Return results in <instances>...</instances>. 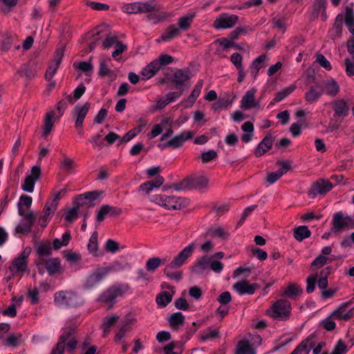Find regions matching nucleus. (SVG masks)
<instances>
[{
  "label": "nucleus",
  "instance_id": "nucleus-1",
  "mask_svg": "<svg viewBox=\"0 0 354 354\" xmlns=\"http://www.w3.org/2000/svg\"><path fill=\"white\" fill-rule=\"evenodd\" d=\"M151 201L167 209H180L188 206L189 201L185 198L155 194L151 196Z\"/></svg>",
  "mask_w": 354,
  "mask_h": 354
},
{
  "label": "nucleus",
  "instance_id": "nucleus-2",
  "mask_svg": "<svg viewBox=\"0 0 354 354\" xmlns=\"http://www.w3.org/2000/svg\"><path fill=\"white\" fill-rule=\"evenodd\" d=\"M267 314L273 319L280 321L289 319L291 314V304L286 299H278L275 301L271 308L268 310Z\"/></svg>",
  "mask_w": 354,
  "mask_h": 354
},
{
  "label": "nucleus",
  "instance_id": "nucleus-3",
  "mask_svg": "<svg viewBox=\"0 0 354 354\" xmlns=\"http://www.w3.org/2000/svg\"><path fill=\"white\" fill-rule=\"evenodd\" d=\"M331 224V230L334 233L342 232L346 230L354 229V217L344 215L341 211L337 212L333 216Z\"/></svg>",
  "mask_w": 354,
  "mask_h": 354
},
{
  "label": "nucleus",
  "instance_id": "nucleus-4",
  "mask_svg": "<svg viewBox=\"0 0 354 354\" xmlns=\"http://www.w3.org/2000/svg\"><path fill=\"white\" fill-rule=\"evenodd\" d=\"M129 286L126 284H118L110 286L106 290L100 294L98 301L102 303L110 304L112 307L115 303V299L122 296L128 290Z\"/></svg>",
  "mask_w": 354,
  "mask_h": 354
},
{
  "label": "nucleus",
  "instance_id": "nucleus-5",
  "mask_svg": "<svg viewBox=\"0 0 354 354\" xmlns=\"http://www.w3.org/2000/svg\"><path fill=\"white\" fill-rule=\"evenodd\" d=\"M30 252V248L27 247L24 250V251L19 257L15 258L12 260L10 266H9V270L13 275H23L27 271L28 259Z\"/></svg>",
  "mask_w": 354,
  "mask_h": 354
},
{
  "label": "nucleus",
  "instance_id": "nucleus-6",
  "mask_svg": "<svg viewBox=\"0 0 354 354\" xmlns=\"http://www.w3.org/2000/svg\"><path fill=\"white\" fill-rule=\"evenodd\" d=\"M208 180L205 176H196L185 178L178 184H174L173 187L176 190L181 189H201L207 186Z\"/></svg>",
  "mask_w": 354,
  "mask_h": 354
},
{
  "label": "nucleus",
  "instance_id": "nucleus-7",
  "mask_svg": "<svg viewBox=\"0 0 354 354\" xmlns=\"http://www.w3.org/2000/svg\"><path fill=\"white\" fill-rule=\"evenodd\" d=\"M54 301L59 306L75 307L80 304L78 295L72 291H59L55 294Z\"/></svg>",
  "mask_w": 354,
  "mask_h": 354
},
{
  "label": "nucleus",
  "instance_id": "nucleus-8",
  "mask_svg": "<svg viewBox=\"0 0 354 354\" xmlns=\"http://www.w3.org/2000/svg\"><path fill=\"white\" fill-rule=\"evenodd\" d=\"M122 11L129 14H138L151 12L156 10V4L152 2H133L124 4L122 6Z\"/></svg>",
  "mask_w": 354,
  "mask_h": 354
},
{
  "label": "nucleus",
  "instance_id": "nucleus-9",
  "mask_svg": "<svg viewBox=\"0 0 354 354\" xmlns=\"http://www.w3.org/2000/svg\"><path fill=\"white\" fill-rule=\"evenodd\" d=\"M38 272L40 274H43L45 272V269L49 275L53 276L62 273V265L61 260L56 258H49L43 261L41 265L37 266Z\"/></svg>",
  "mask_w": 354,
  "mask_h": 354
},
{
  "label": "nucleus",
  "instance_id": "nucleus-10",
  "mask_svg": "<svg viewBox=\"0 0 354 354\" xmlns=\"http://www.w3.org/2000/svg\"><path fill=\"white\" fill-rule=\"evenodd\" d=\"M194 134L195 133L192 131H183L165 144L158 145V147L161 149L165 148L177 149L181 147L185 141L192 139Z\"/></svg>",
  "mask_w": 354,
  "mask_h": 354
},
{
  "label": "nucleus",
  "instance_id": "nucleus-11",
  "mask_svg": "<svg viewBox=\"0 0 354 354\" xmlns=\"http://www.w3.org/2000/svg\"><path fill=\"white\" fill-rule=\"evenodd\" d=\"M189 79L188 70L177 69L169 78V82L172 83L177 90L185 91L188 87L186 83Z\"/></svg>",
  "mask_w": 354,
  "mask_h": 354
},
{
  "label": "nucleus",
  "instance_id": "nucleus-12",
  "mask_svg": "<svg viewBox=\"0 0 354 354\" xmlns=\"http://www.w3.org/2000/svg\"><path fill=\"white\" fill-rule=\"evenodd\" d=\"M238 20L239 17L236 15L223 13L214 20L213 27L217 30L231 28L236 24Z\"/></svg>",
  "mask_w": 354,
  "mask_h": 354
},
{
  "label": "nucleus",
  "instance_id": "nucleus-13",
  "mask_svg": "<svg viewBox=\"0 0 354 354\" xmlns=\"http://www.w3.org/2000/svg\"><path fill=\"white\" fill-rule=\"evenodd\" d=\"M327 0H314L310 14L311 21H315L320 16L321 19L325 21L327 19L326 14Z\"/></svg>",
  "mask_w": 354,
  "mask_h": 354
},
{
  "label": "nucleus",
  "instance_id": "nucleus-14",
  "mask_svg": "<svg viewBox=\"0 0 354 354\" xmlns=\"http://www.w3.org/2000/svg\"><path fill=\"white\" fill-rule=\"evenodd\" d=\"M260 286L256 283H250L249 281L245 279L239 281L233 285V289L239 295H253Z\"/></svg>",
  "mask_w": 354,
  "mask_h": 354
},
{
  "label": "nucleus",
  "instance_id": "nucleus-15",
  "mask_svg": "<svg viewBox=\"0 0 354 354\" xmlns=\"http://www.w3.org/2000/svg\"><path fill=\"white\" fill-rule=\"evenodd\" d=\"M334 111L335 118H345L349 114V105L347 101L342 98H338L330 102Z\"/></svg>",
  "mask_w": 354,
  "mask_h": 354
},
{
  "label": "nucleus",
  "instance_id": "nucleus-16",
  "mask_svg": "<svg viewBox=\"0 0 354 354\" xmlns=\"http://www.w3.org/2000/svg\"><path fill=\"white\" fill-rule=\"evenodd\" d=\"M194 243H192L188 245L174 258L169 264L177 268L181 267L185 263L186 260L192 256L194 252Z\"/></svg>",
  "mask_w": 354,
  "mask_h": 354
},
{
  "label": "nucleus",
  "instance_id": "nucleus-17",
  "mask_svg": "<svg viewBox=\"0 0 354 354\" xmlns=\"http://www.w3.org/2000/svg\"><path fill=\"white\" fill-rule=\"evenodd\" d=\"M106 276L103 267L97 268L87 277L84 286L86 288L91 289L98 284Z\"/></svg>",
  "mask_w": 354,
  "mask_h": 354
},
{
  "label": "nucleus",
  "instance_id": "nucleus-18",
  "mask_svg": "<svg viewBox=\"0 0 354 354\" xmlns=\"http://www.w3.org/2000/svg\"><path fill=\"white\" fill-rule=\"evenodd\" d=\"M333 189L332 183L325 179H319L316 181L309 190V194L315 197L318 194H324Z\"/></svg>",
  "mask_w": 354,
  "mask_h": 354
},
{
  "label": "nucleus",
  "instance_id": "nucleus-19",
  "mask_svg": "<svg viewBox=\"0 0 354 354\" xmlns=\"http://www.w3.org/2000/svg\"><path fill=\"white\" fill-rule=\"evenodd\" d=\"M319 86L321 89L323 90V93H326L327 95L332 97H335L340 91L337 82L333 78L322 81L319 84Z\"/></svg>",
  "mask_w": 354,
  "mask_h": 354
},
{
  "label": "nucleus",
  "instance_id": "nucleus-20",
  "mask_svg": "<svg viewBox=\"0 0 354 354\" xmlns=\"http://www.w3.org/2000/svg\"><path fill=\"white\" fill-rule=\"evenodd\" d=\"M257 89L252 88L247 91L245 95L243 96L241 101V106L244 109H250L252 108H259V102H255V93Z\"/></svg>",
  "mask_w": 354,
  "mask_h": 354
},
{
  "label": "nucleus",
  "instance_id": "nucleus-21",
  "mask_svg": "<svg viewBox=\"0 0 354 354\" xmlns=\"http://www.w3.org/2000/svg\"><path fill=\"white\" fill-rule=\"evenodd\" d=\"M53 249V248L49 242L41 243L39 244L35 250L36 253L38 255L37 259L35 261V266H41L43 261L46 260L44 257L52 254Z\"/></svg>",
  "mask_w": 354,
  "mask_h": 354
},
{
  "label": "nucleus",
  "instance_id": "nucleus-22",
  "mask_svg": "<svg viewBox=\"0 0 354 354\" xmlns=\"http://www.w3.org/2000/svg\"><path fill=\"white\" fill-rule=\"evenodd\" d=\"M91 104L89 102H86L83 105H76L73 109V114L76 116L75 122V128L81 127L83 126L84 120L89 111Z\"/></svg>",
  "mask_w": 354,
  "mask_h": 354
},
{
  "label": "nucleus",
  "instance_id": "nucleus-23",
  "mask_svg": "<svg viewBox=\"0 0 354 354\" xmlns=\"http://www.w3.org/2000/svg\"><path fill=\"white\" fill-rule=\"evenodd\" d=\"M21 216H24L25 222L18 225L15 228V232L19 234L29 232L35 221V216L32 212L26 213L24 209V214Z\"/></svg>",
  "mask_w": 354,
  "mask_h": 354
},
{
  "label": "nucleus",
  "instance_id": "nucleus-24",
  "mask_svg": "<svg viewBox=\"0 0 354 354\" xmlns=\"http://www.w3.org/2000/svg\"><path fill=\"white\" fill-rule=\"evenodd\" d=\"M102 191L94 190L78 195L77 200L80 205H93V202L102 194Z\"/></svg>",
  "mask_w": 354,
  "mask_h": 354
},
{
  "label": "nucleus",
  "instance_id": "nucleus-25",
  "mask_svg": "<svg viewBox=\"0 0 354 354\" xmlns=\"http://www.w3.org/2000/svg\"><path fill=\"white\" fill-rule=\"evenodd\" d=\"M316 335L312 333L306 339L303 340L290 354H308L309 348L315 346Z\"/></svg>",
  "mask_w": 354,
  "mask_h": 354
},
{
  "label": "nucleus",
  "instance_id": "nucleus-26",
  "mask_svg": "<svg viewBox=\"0 0 354 354\" xmlns=\"http://www.w3.org/2000/svg\"><path fill=\"white\" fill-rule=\"evenodd\" d=\"M13 47L15 50H19L21 44L15 35H6L0 44V50L3 52H7Z\"/></svg>",
  "mask_w": 354,
  "mask_h": 354
},
{
  "label": "nucleus",
  "instance_id": "nucleus-27",
  "mask_svg": "<svg viewBox=\"0 0 354 354\" xmlns=\"http://www.w3.org/2000/svg\"><path fill=\"white\" fill-rule=\"evenodd\" d=\"M274 138L271 135H267L259 143L255 151L254 155L257 157H261L265 154L272 147Z\"/></svg>",
  "mask_w": 354,
  "mask_h": 354
},
{
  "label": "nucleus",
  "instance_id": "nucleus-28",
  "mask_svg": "<svg viewBox=\"0 0 354 354\" xmlns=\"http://www.w3.org/2000/svg\"><path fill=\"white\" fill-rule=\"evenodd\" d=\"M211 257L204 255L197 259L191 268V271L197 274H203L208 268Z\"/></svg>",
  "mask_w": 354,
  "mask_h": 354
},
{
  "label": "nucleus",
  "instance_id": "nucleus-29",
  "mask_svg": "<svg viewBox=\"0 0 354 354\" xmlns=\"http://www.w3.org/2000/svg\"><path fill=\"white\" fill-rule=\"evenodd\" d=\"M323 95V90L321 89L319 84L311 85L308 91L306 93L305 100L310 104L317 101Z\"/></svg>",
  "mask_w": 354,
  "mask_h": 354
},
{
  "label": "nucleus",
  "instance_id": "nucleus-30",
  "mask_svg": "<svg viewBox=\"0 0 354 354\" xmlns=\"http://www.w3.org/2000/svg\"><path fill=\"white\" fill-rule=\"evenodd\" d=\"M180 35V28L176 26L174 24L169 25L166 29L165 32L162 33L161 37L158 39L157 42L160 41H169L174 38H176Z\"/></svg>",
  "mask_w": 354,
  "mask_h": 354
},
{
  "label": "nucleus",
  "instance_id": "nucleus-31",
  "mask_svg": "<svg viewBox=\"0 0 354 354\" xmlns=\"http://www.w3.org/2000/svg\"><path fill=\"white\" fill-rule=\"evenodd\" d=\"M344 16L342 14L337 15L333 28L329 30L330 37L332 39H335L341 37L343 28Z\"/></svg>",
  "mask_w": 354,
  "mask_h": 354
},
{
  "label": "nucleus",
  "instance_id": "nucleus-32",
  "mask_svg": "<svg viewBox=\"0 0 354 354\" xmlns=\"http://www.w3.org/2000/svg\"><path fill=\"white\" fill-rule=\"evenodd\" d=\"M203 85V80H199L194 86L191 94L189 95V97L185 101V108L191 107L195 103L196 99L200 95Z\"/></svg>",
  "mask_w": 354,
  "mask_h": 354
},
{
  "label": "nucleus",
  "instance_id": "nucleus-33",
  "mask_svg": "<svg viewBox=\"0 0 354 354\" xmlns=\"http://www.w3.org/2000/svg\"><path fill=\"white\" fill-rule=\"evenodd\" d=\"M55 116V111L52 110L47 112L45 115L44 123L43 125L42 136L47 137L51 132L54 126L53 118Z\"/></svg>",
  "mask_w": 354,
  "mask_h": 354
},
{
  "label": "nucleus",
  "instance_id": "nucleus-34",
  "mask_svg": "<svg viewBox=\"0 0 354 354\" xmlns=\"http://www.w3.org/2000/svg\"><path fill=\"white\" fill-rule=\"evenodd\" d=\"M148 13L149 14L147 15V20L151 21L153 24H157L160 21H163L170 17V15L168 12L158 11L157 8L156 10Z\"/></svg>",
  "mask_w": 354,
  "mask_h": 354
},
{
  "label": "nucleus",
  "instance_id": "nucleus-35",
  "mask_svg": "<svg viewBox=\"0 0 354 354\" xmlns=\"http://www.w3.org/2000/svg\"><path fill=\"white\" fill-rule=\"evenodd\" d=\"M302 292V289L299 286L295 283H290L283 291L281 296L289 299H296Z\"/></svg>",
  "mask_w": 354,
  "mask_h": 354
},
{
  "label": "nucleus",
  "instance_id": "nucleus-36",
  "mask_svg": "<svg viewBox=\"0 0 354 354\" xmlns=\"http://www.w3.org/2000/svg\"><path fill=\"white\" fill-rule=\"evenodd\" d=\"M141 124L138 125L137 127L129 131L127 133L124 135L122 138L121 139L119 145L123 142H128L131 140H132L134 137H136L138 133H140L143 127L146 126L147 122L143 120H140Z\"/></svg>",
  "mask_w": 354,
  "mask_h": 354
},
{
  "label": "nucleus",
  "instance_id": "nucleus-37",
  "mask_svg": "<svg viewBox=\"0 0 354 354\" xmlns=\"http://www.w3.org/2000/svg\"><path fill=\"white\" fill-rule=\"evenodd\" d=\"M168 322L171 328L176 330L180 326L185 324V316L180 312L175 313L169 317Z\"/></svg>",
  "mask_w": 354,
  "mask_h": 354
},
{
  "label": "nucleus",
  "instance_id": "nucleus-38",
  "mask_svg": "<svg viewBox=\"0 0 354 354\" xmlns=\"http://www.w3.org/2000/svg\"><path fill=\"white\" fill-rule=\"evenodd\" d=\"M160 68V64L157 61L154 60L149 64L142 71V75L146 77V79H149L151 77L154 76L156 73Z\"/></svg>",
  "mask_w": 354,
  "mask_h": 354
},
{
  "label": "nucleus",
  "instance_id": "nucleus-39",
  "mask_svg": "<svg viewBox=\"0 0 354 354\" xmlns=\"http://www.w3.org/2000/svg\"><path fill=\"white\" fill-rule=\"evenodd\" d=\"M130 267V264L127 262H120L119 261H114L110 265L104 266L103 268L106 274L113 272H120Z\"/></svg>",
  "mask_w": 354,
  "mask_h": 354
},
{
  "label": "nucleus",
  "instance_id": "nucleus-40",
  "mask_svg": "<svg viewBox=\"0 0 354 354\" xmlns=\"http://www.w3.org/2000/svg\"><path fill=\"white\" fill-rule=\"evenodd\" d=\"M194 17H195V13H193V12L188 13L184 16L180 17L178 19V28H180V30H184V31L187 30L190 28Z\"/></svg>",
  "mask_w": 354,
  "mask_h": 354
},
{
  "label": "nucleus",
  "instance_id": "nucleus-41",
  "mask_svg": "<svg viewBox=\"0 0 354 354\" xmlns=\"http://www.w3.org/2000/svg\"><path fill=\"white\" fill-rule=\"evenodd\" d=\"M295 88L296 86L295 85H290L281 89L276 93L275 97L273 98L270 104H274V103L282 101L284 98L290 95L295 90Z\"/></svg>",
  "mask_w": 354,
  "mask_h": 354
},
{
  "label": "nucleus",
  "instance_id": "nucleus-42",
  "mask_svg": "<svg viewBox=\"0 0 354 354\" xmlns=\"http://www.w3.org/2000/svg\"><path fill=\"white\" fill-rule=\"evenodd\" d=\"M176 268H178L168 263L165 266L163 272L169 279L179 281L182 279L183 272L181 271L174 272L173 270Z\"/></svg>",
  "mask_w": 354,
  "mask_h": 354
},
{
  "label": "nucleus",
  "instance_id": "nucleus-43",
  "mask_svg": "<svg viewBox=\"0 0 354 354\" xmlns=\"http://www.w3.org/2000/svg\"><path fill=\"white\" fill-rule=\"evenodd\" d=\"M71 240V234L69 231L66 232L62 235V240L59 239H55L53 241V248L55 250L60 249L62 247H64L68 245Z\"/></svg>",
  "mask_w": 354,
  "mask_h": 354
},
{
  "label": "nucleus",
  "instance_id": "nucleus-44",
  "mask_svg": "<svg viewBox=\"0 0 354 354\" xmlns=\"http://www.w3.org/2000/svg\"><path fill=\"white\" fill-rule=\"evenodd\" d=\"M293 234L297 241H301L308 238L311 234V232L308 230L307 226H299L294 229Z\"/></svg>",
  "mask_w": 354,
  "mask_h": 354
},
{
  "label": "nucleus",
  "instance_id": "nucleus-45",
  "mask_svg": "<svg viewBox=\"0 0 354 354\" xmlns=\"http://www.w3.org/2000/svg\"><path fill=\"white\" fill-rule=\"evenodd\" d=\"M98 74L99 76L102 77L109 76L112 80H114L116 77V74L113 71L110 69L104 59H100V70Z\"/></svg>",
  "mask_w": 354,
  "mask_h": 354
},
{
  "label": "nucleus",
  "instance_id": "nucleus-46",
  "mask_svg": "<svg viewBox=\"0 0 354 354\" xmlns=\"http://www.w3.org/2000/svg\"><path fill=\"white\" fill-rule=\"evenodd\" d=\"M77 326L75 324H69L66 327L63 333L59 337L58 342L65 346L66 342L73 337V334L75 333Z\"/></svg>",
  "mask_w": 354,
  "mask_h": 354
},
{
  "label": "nucleus",
  "instance_id": "nucleus-47",
  "mask_svg": "<svg viewBox=\"0 0 354 354\" xmlns=\"http://www.w3.org/2000/svg\"><path fill=\"white\" fill-rule=\"evenodd\" d=\"M165 263V259L162 260L159 257H152L147 261L146 269L149 272H154L159 266Z\"/></svg>",
  "mask_w": 354,
  "mask_h": 354
},
{
  "label": "nucleus",
  "instance_id": "nucleus-48",
  "mask_svg": "<svg viewBox=\"0 0 354 354\" xmlns=\"http://www.w3.org/2000/svg\"><path fill=\"white\" fill-rule=\"evenodd\" d=\"M266 55H261L256 58L251 65V75L257 77L259 71L264 66L263 62L266 60Z\"/></svg>",
  "mask_w": 354,
  "mask_h": 354
},
{
  "label": "nucleus",
  "instance_id": "nucleus-49",
  "mask_svg": "<svg viewBox=\"0 0 354 354\" xmlns=\"http://www.w3.org/2000/svg\"><path fill=\"white\" fill-rule=\"evenodd\" d=\"M237 354H255V351L247 340H241L237 345Z\"/></svg>",
  "mask_w": 354,
  "mask_h": 354
},
{
  "label": "nucleus",
  "instance_id": "nucleus-50",
  "mask_svg": "<svg viewBox=\"0 0 354 354\" xmlns=\"http://www.w3.org/2000/svg\"><path fill=\"white\" fill-rule=\"evenodd\" d=\"M330 267H326L320 272L319 279L317 281V285L320 289L325 290L327 288L328 277L330 273Z\"/></svg>",
  "mask_w": 354,
  "mask_h": 354
},
{
  "label": "nucleus",
  "instance_id": "nucleus-51",
  "mask_svg": "<svg viewBox=\"0 0 354 354\" xmlns=\"http://www.w3.org/2000/svg\"><path fill=\"white\" fill-rule=\"evenodd\" d=\"M207 236H217L223 239H227L229 236V233L225 232L221 227H210L206 231Z\"/></svg>",
  "mask_w": 354,
  "mask_h": 354
},
{
  "label": "nucleus",
  "instance_id": "nucleus-52",
  "mask_svg": "<svg viewBox=\"0 0 354 354\" xmlns=\"http://www.w3.org/2000/svg\"><path fill=\"white\" fill-rule=\"evenodd\" d=\"M32 202V198L30 196L22 195L20 197L19 201L17 204L18 207V213L19 215L24 214V208L23 206H25L27 209H30L31 207Z\"/></svg>",
  "mask_w": 354,
  "mask_h": 354
},
{
  "label": "nucleus",
  "instance_id": "nucleus-53",
  "mask_svg": "<svg viewBox=\"0 0 354 354\" xmlns=\"http://www.w3.org/2000/svg\"><path fill=\"white\" fill-rule=\"evenodd\" d=\"M119 319V317L117 315H113L110 317L104 319V322L101 326L104 332V337H106V334L109 333L110 328L115 325V324Z\"/></svg>",
  "mask_w": 354,
  "mask_h": 354
},
{
  "label": "nucleus",
  "instance_id": "nucleus-54",
  "mask_svg": "<svg viewBox=\"0 0 354 354\" xmlns=\"http://www.w3.org/2000/svg\"><path fill=\"white\" fill-rule=\"evenodd\" d=\"M22 337L21 333L14 334L11 333L8 337L3 341V345L5 346L17 347L19 344V340Z\"/></svg>",
  "mask_w": 354,
  "mask_h": 354
},
{
  "label": "nucleus",
  "instance_id": "nucleus-55",
  "mask_svg": "<svg viewBox=\"0 0 354 354\" xmlns=\"http://www.w3.org/2000/svg\"><path fill=\"white\" fill-rule=\"evenodd\" d=\"M173 295L167 291L161 292L156 297V302L158 305L165 307L167 306L172 300Z\"/></svg>",
  "mask_w": 354,
  "mask_h": 354
},
{
  "label": "nucleus",
  "instance_id": "nucleus-56",
  "mask_svg": "<svg viewBox=\"0 0 354 354\" xmlns=\"http://www.w3.org/2000/svg\"><path fill=\"white\" fill-rule=\"evenodd\" d=\"M131 322L124 323L115 335V342L118 343L124 337L125 334L131 330Z\"/></svg>",
  "mask_w": 354,
  "mask_h": 354
},
{
  "label": "nucleus",
  "instance_id": "nucleus-57",
  "mask_svg": "<svg viewBox=\"0 0 354 354\" xmlns=\"http://www.w3.org/2000/svg\"><path fill=\"white\" fill-rule=\"evenodd\" d=\"M349 305V303L342 304L339 306V307L336 310H335L330 316L338 319L344 320V315L346 314L345 310Z\"/></svg>",
  "mask_w": 354,
  "mask_h": 354
},
{
  "label": "nucleus",
  "instance_id": "nucleus-58",
  "mask_svg": "<svg viewBox=\"0 0 354 354\" xmlns=\"http://www.w3.org/2000/svg\"><path fill=\"white\" fill-rule=\"evenodd\" d=\"M345 24L348 29L354 27V13L352 8L346 7L345 13Z\"/></svg>",
  "mask_w": 354,
  "mask_h": 354
},
{
  "label": "nucleus",
  "instance_id": "nucleus-59",
  "mask_svg": "<svg viewBox=\"0 0 354 354\" xmlns=\"http://www.w3.org/2000/svg\"><path fill=\"white\" fill-rule=\"evenodd\" d=\"M0 1L5 6L1 8V12L4 14L9 13L18 3V0H0Z\"/></svg>",
  "mask_w": 354,
  "mask_h": 354
},
{
  "label": "nucleus",
  "instance_id": "nucleus-60",
  "mask_svg": "<svg viewBox=\"0 0 354 354\" xmlns=\"http://www.w3.org/2000/svg\"><path fill=\"white\" fill-rule=\"evenodd\" d=\"M35 180L31 177L26 176L24 183L21 185V189L27 192L32 193L34 190Z\"/></svg>",
  "mask_w": 354,
  "mask_h": 354
},
{
  "label": "nucleus",
  "instance_id": "nucleus-61",
  "mask_svg": "<svg viewBox=\"0 0 354 354\" xmlns=\"http://www.w3.org/2000/svg\"><path fill=\"white\" fill-rule=\"evenodd\" d=\"M97 232H94L91 234L89 243L87 245L88 250L92 253L96 252L97 250Z\"/></svg>",
  "mask_w": 354,
  "mask_h": 354
},
{
  "label": "nucleus",
  "instance_id": "nucleus-62",
  "mask_svg": "<svg viewBox=\"0 0 354 354\" xmlns=\"http://www.w3.org/2000/svg\"><path fill=\"white\" fill-rule=\"evenodd\" d=\"M64 257L65 258V259L68 261V262H71V263H76V262H78L79 261H80L81 259V255L76 253V252H73L71 250H66L64 251Z\"/></svg>",
  "mask_w": 354,
  "mask_h": 354
},
{
  "label": "nucleus",
  "instance_id": "nucleus-63",
  "mask_svg": "<svg viewBox=\"0 0 354 354\" xmlns=\"http://www.w3.org/2000/svg\"><path fill=\"white\" fill-rule=\"evenodd\" d=\"M79 207L80 205L77 203L76 205H74L72 208L68 210L64 218L66 221L73 222L77 217Z\"/></svg>",
  "mask_w": 354,
  "mask_h": 354
},
{
  "label": "nucleus",
  "instance_id": "nucleus-64",
  "mask_svg": "<svg viewBox=\"0 0 354 354\" xmlns=\"http://www.w3.org/2000/svg\"><path fill=\"white\" fill-rule=\"evenodd\" d=\"M110 205H103L100 208L96 219L98 222H102L104 220L105 217L109 214L110 210Z\"/></svg>",
  "mask_w": 354,
  "mask_h": 354
}]
</instances>
